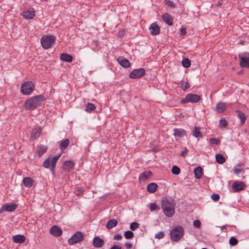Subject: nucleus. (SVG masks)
<instances>
[{"instance_id": "1", "label": "nucleus", "mask_w": 249, "mask_h": 249, "mask_svg": "<svg viewBox=\"0 0 249 249\" xmlns=\"http://www.w3.org/2000/svg\"><path fill=\"white\" fill-rule=\"evenodd\" d=\"M175 203L174 200L164 199L161 202V208L164 214L168 217H172L175 213Z\"/></svg>"}, {"instance_id": "2", "label": "nucleus", "mask_w": 249, "mask_h": 249, "mask_svg": "<svg viewBox=\"0 0 249 249\" xmlns=\"http://www.w3.org/2000/svg\"><path fill=\"white\" fill-rule=\"evenodd\" d=\"M45 100L44 96L39 95L27 100L25 103V108L27 109H34L40 106Z\"/></svg>"}, {"instance_id": "3", "label": "nucleus", "mask_w": 249, "mask_h": 249, "mask_svg": "<svg viewBox=\"0 0 249 249\" xmlns=\"http://www.w3.org/2000/svg\"><path fill=\"white\" fill-rule=\"evenodd\" d=\"M56 40V37L52 35H44L40 39L42 47L44 49H48L51 48L54 44Z\"/></svg>"}, {"instance_id": "4", "label": "nucleus", "mask_w": 249, "mask_h": 249, "mask_svg": "<svg viewBox=\"0 0 249 249\" xmlns=\"http://www.w3.org/2000/svg\"><path fill=\"white\" fill-rule=\"evenodd\" d=\"M184 231L181 226L174 227L170 231L171 239L174 242L178 241L184 235Z\"/></svg>"}, {"instance_id": "5", "label": "nucleus", "mask_w": 249, "mask_h": 249, "mask_svg": "<svg viewBox=\"0 0 249 249\" xmlns=\"http://www.w3.org/2000/svg\"><path fill=\"white\" fill-rule=\"evenodd\" d=\"M60 157V155H58L53 157L52 160L50 158H48L44 160L43 166L45 168H50L52 173L54 174L56 163Z\"/></svg>"}, {"instance_id": "6", "label": "nucleus", "mask_w": 249, "mask_h": 249, "mask_svg": "<svg viewBox=\"0 0 249 249\" xmlns=\"http://www.w3.org/2000/svg\"><path fill=\"white\" fill-rule=\"evenodd\" d=\"M35 85L30 81L24 82L20 87L21 92L24 95H29L34 90Z\"/></svg>"}, {"instance_id": "7", "label": "nucleus", "mask_w": 249, "mask_h": 249, "mask_svg": "<svg viewBox=\"0 0 249 249\" xmlns=\"http://www.w3.org/2000/svg\"><path fill=\"white\" fill-rule=\"evenodd\" d=\"M201 98L200 96L197 94H188L186 95L184 99H182L180 101V103L184 104L187 103H196L199 102V101L200 100Z\"/></svg>"}, {"instance_id": "8", "label": "nucleus", "mask_w": 249, "mask_h": 249, "mask_svg": "<svg viewBox=\"0 0 249 249\" xmlns=\"http://www.w3.org/2000/svg\"><path fill=\"white\" fill-rule=\"evenodd\" d=\"M238 57L241 67L249 69V53L247 52L239 53Z\"/></svg>"}, {"instance_id": "9", "label": "nucleus", "mask_w": 249, "mask_h": 249, "mask_svg": "<svg viewBox=\"0 0 249 249\" xmlns=\"http://www.w3.org/2000/svg\"><path fill=\"white\" fill-rule=\"evenodd\" d=\"M84 239L83 233L81 231H76L72 236L68 240L70 245H72L77 243H79Z\"/></svg>"}, {"instance_id": "10", "label": "nucleus", "mask_w": 249, "mask_h": 249, "mask_svg": "<svg viewBox=\"0 0 249 249\" xmlns=\"http://www.w3.org/2000/svg\"><path fill=\"white\" fill-rule=\"evenodd\" d=\"M145 71L143 68L133 70L129 74V77L132 79L141 78L145 75Z\"/></svg>"}, {"instance_id": "11", "label": "nucleus", "mask_w": 249, "mask_h": 249, "mask_svg": "<svg viewBox=\"0 0 249 249\" xmlns=\"http://www.w3.org/2000/svg\"><path fill=\"white\" fill-rule=\"evenodd\" d=\"M18 207V205L16 203H7L3 206L0 209V213L3 212H13Z\"/></svg>"}, {"instance_id": "12", "label": "nucleus", "mask_w": 249, "mask_h": 249, "mask_svg": "<svg viewBox=\"0 0 249 249\" xmlns=\"http://www.w3.org/2000/svg\"><path fill=\"white\" fill-rule=\"evenodd\" d=\"M51 234L55 237H59L62 234V230L56 225L53 226L49 231Z\"/></svg>"}, {"instance_id": "13", "label": "nucleus", "mask_w": 249, "mask_h": 249, "mask_svg": "<svg viewBox=\"0 0 249 249\" xmlns=\"http://www.w3.org/2000/svg\"><path fill=\"white\" fill-rule=\"evenodd\" d=\"M245 186V184L242 181H236L232 184V188L236 192L244 190Z\"/></svg>"}, {"instance_id": "14", "label": "nucleus", "mask_w": 249, "mask_h": 249, "mask_svg": "<svg viewBox=\"0 0 249 249\" xmlns=\"http://www.w3.org/2000/svg\"><path fill=\"white\" fill-rule=\"evenodd\" d=\"M149 29L150 33L153 36L159 35L160 33V28L155 22L150 25Z\"/></svg>"}, {"instance_id": "15", "label": "nucleus", "mask_w": 249, "mask_h": 249, "mask_svg": "<svg viewBox=\"0 0 249 249\" xmlns=\"http://www.w3.org/2000/svg\"><path fill=\"white\" fill-rule=\"evenodd\" d=\"M104 241L99 236H95L93 240L92 245L97 248H100L104 246Z\"/></svg>"}, {"instance_id": "16", "label": "nucleus", "mask_w": 249, "mask_h": 249, "mask_svg": "<svg viewBox=\"0 0 249 249\" xmlns=\"http://www.w3.org/2000/svg\"><path fill=\"white\" fill-rule=\"evenodd\" d=\"M22 17L27 19H32L35 16V12L32 9V10H27L24 11L22 14Z\"/></svg>"}, {"instance_id": "17", "label": "nucleus", "mask_w": 249, "mask_h": 249, "mask_svg": "<svg viewBox=\"0 0 249 249\" xmlns=\"http://www.w3.org/2000/svg\"><path fill=\"white\" fill-rule=\"evenodd\" d=\"M163 21L168 25H173V18L168 13H165L162 15Z\"/></svg>"}, {"instance_id": "18", "label": "nucleus", "mask_w": 249, "mask_h": 249, "mask_svg": "<svg viewBox=\"0 0 249 249\" xmlns=\"http://www.w3.org/2000/svg\"><path fill=\"white\" fill-rule=\"evenodd\" d=\"M174 135L175 137H183L186 135V131L182 128H174L173 129Z\"/></svg>"}, {"instance_id": "19", "label": "nucleus", "mask_w": 249, "mask_h": 249, "mask_svg": "<svg viewBox=\"0 0 249 249\" xmlns=\"http://www.w3.org/2000/svg\"><path fill=\"white\" fill-rule=\"evenodd\" d=\"M117 61L120 65L125 68H127L130 67V62L128 60L122 57H119L117 59Z\"/></svg>"}, {"instance_id": "20", "label": "nucleus", "mask_w": 249, "mask_h": 249, "mask_svg": "<svg viewBox=\"0 0 249 249\" xmlns=\"http://www.w3.org/2000/svg\"><path fill=\"white\" fill-rule=\"evenodd\" d=\"M60 59L64 62L70 63L72 61V56L68 53H63L60 55Z\"/></svg>"}, {"instance_id": "21", "label": "nucleus", "mask_w": 249, "mask_h": 249, "mask_svg": "<svg viewBox=\"0 0 249 249\" xmlns=\"http://www.w3.org/2000/svg\"><path fill=\"white\" fill-rule=\"evenodd\" d=\"M25 237L23 235H16L13 237V241L16 243H22L25 241Z\"/></svg>"}, {"instance_id": "22", "label": "nucleus", "mask_w": 249, "mask_h": 249, "mask_svg": "<svg viewBox=\"0 0 249 249\" xmlns=\"http://www.w3.org/2000/svg\"><path fill=\"white\" fill-rule=\"evenodd\" d=\"M41 131L40 128H36L32 129L31 132V138L34 139L38 138L40 135Z\"/></svg>"}, {"instance_id": "23", "label": "nucleus", "mask_w": 249, "mask_h": 249, "mask_svg": "<svg viewBox=\"0 0 249 249\" xmlns=\"http://www.w3.org/2000/svg\"><path fill=\"white\" fill-rule=\"evenodd\" d=\"M34 182V180L30 177H25L23 179V183L25 187L28 188L31 187Z\"/></svg>"}, {"instance_id": "24", "label": "nucleus", "mask_w": 249, "mask_h": 249, "mask_svg": "<svg viewBox=\"0 0 249 249\" xmlns=\"http://www.w3.org/2000/svg\"><path fill=\"white\" fill-rule=\"evenodd\" d=\"M236 113L238 117L240 120V122L242 124H245V121L246 120V117L245 114L240 110H236Z\"/></svg>"}, {"instance_id": "25", "label": "nucleus", "mask_w": 249, "mask_h": 249, "mask_svg": "<svg viewBox=\"0 0 249 249\" xmlns=\"http://www.w3.org/2000/svg\"><path fill=\"white\" fill-rule=\"evenodd\" d=\"M158 186L155 183H150L147 186V190L148 192L153 193L155 192L157 190Z\"/></svg>"}, {"instance_id": "26", "label": "nucleus", "mask_w": 249, "mask_h": 249, "mask_svg": "<svg viewBox=\"0 0 249 249\" xmlns=\"http://www.w3.org/2000/svg\"><path fill=\"white\" fill-rule=\"evenodd\" d=\"M69 144L70 140L68 139H66L64 141L60 142L59 149L63 151L66 149Z\"/></svg>"}, {"instance_id": "27", "label": "nucleus", "mask_w": 249, "mask_h": 249, "mask_svg": "<svg viewBox=\"0 0 249 249\" xmlns=\"http://www.w3.org/2000/svg\"><path fill=\"white\" fill-rule=\"evenodd\" d=\"M226 109V104L223 102H219L217 104L216 106V111L218 113L223 112Z\"/></svg>"}, {"instance_id": "28", "label": "nucleus", "mask_w": 249, "mask_h": 249, "mask_svg": "<svg viewBox=\"0 0 249 249\" xmlns=\"http://www.w3.org/2000/svg\"><path fill=\"white\" fill-rule=\"evenodd\" d=\"M152 175V173L151 171H146L141 174L139 177L140 180L144 181L148 179Z\"/></svg>"}, {"instance_id": "29", "label": "nucleus", "mask_w": 249, "mask_h": 249, "mask_svg": "<svg viewBox=\"0 0 249 249\" xmlns=\"http://www.w3.org/2000/svg\"><path fill=\"white\" fill-rule=\"evenodd\" d=\"M48 147L44 145H40L37 149L38 157H41L46 152Z\"/></svg>"}, {"instance_id": "30", "label": "nucleus", "mask_w": 249, "mask_h": 249, "mask_svg": "<svg viewBox=\"0 0 249 249\" xmlns=\"http://www.w3.org/2000/svg\"><path fill=\"white\" fill-rule=\"evenodd\" d=\"M195 176L196 178H200L203 175L202 170L201 167L198 166L194 169Z\"/></svg>"}, {"instance_id": "31", "label": "nucleus", "mask_w": 249, "mask_h": 249, "mask_svg": "<svg viewBox=\"0 0 249 249\" xmlns=\"http://www.w3.org/2000/svg\"><path fill=\"white\" fill-rule=\"evenodd\" d=\"M118 223V221L116 219H112L109 220L107 224V228L110 230L115 227Z\"/></svg>"}, {"instance_id": "32", "label": "nucleus", "mask_w": 249, "mask_h": 249, "mask_svg": "<svg viewBox=\"0 0 249 249\" xmlns=\"http://www.w3.org/2000/svg\"><path fill=\"white\" fill-rule=\"evenodd\" d=\"M192 135L196 138L202 137V135L200 131V128L195 126L194 129L192 131Z\"/></svg>"}, {"instance_id": "33", "label": "nucleus", "mask_w": 249, "mask_h": 249, "mask_svg": "<svg viewBox=\"0 0 249 249\" xmlns=\"http://www.w3.org/2000/svg\"><path fill=\"white\" fill-rule=\"evenodd\" d=\"M216 161L219 164H223L226 161L225 158L221 154H217L215 156Z\"/></svg>"}, {"instance_id": "34", "label": "nucleus", "mask_w": 249, "mask_h": 249, "mask_svg": "<svg viewBox=\"0 0 249 249\" xmlns=\"http://www.w3.org/2000/svg\"><path fill=\"white\" fill-rule=\"evenodd\" d=\"M95 106L93 104L89 103L87 104L85 110L87 112L90 113L95 110Z\"/></svg>"}, {"instance_id": "35", "label": "nucleus", "mask_w": 249, "mask_h": 249, "mask_svg": "<svg viewBox=\"0 0 249 249\" xmlns=\"http://www.w3.org/2000/svg\"><path fill=\"white\" fill-rule=\"evenodd\" d=\"M74 165L73 162L71 160H67L64 162V166L66 167V169L68 170L72 169Z\"/></svg>"}, {"instance_id": "36", "label": "nucleus", "mask_w": 249, "mask_h": 249, "mask_svg": "<svg viewBox=\"0 0 249 249\" xmlns=\"http://www.w3.org/2000/svg\"><path fill=\"white\" fill-rule=\"evenodd\" d=\"M182 65L185 68H188L190 67L191 66L190 60L187 58L183 59L182 61Z\"/></svg>"}, {"instance_id": "37", "label": "nucleus", "mask_w": 249, "mask_h": 249, "mask_svg": "<svg viewBox=\"0 0 249 249\" xmlns=\"http://www.w3.org/2000/svg\"><path fill=\"white\" fill-rule=\"evenodd\" d=\"M124 237L127 239H131L134 236V233L130 231H126L124 233Z\"/></svg>"}, {"instance_id": "38", "label": "nucleus", "mask_w": 249, "mask_h": 249, "mask_svg": "<svg viewBox=\"0 0 249 249\" xmlns=\"http://www.w3.org/2000/svg\"><path fill=\"white\" fill-rule=\"evenodd\" d=\"M180 87L182 89L185 90L190 88V85L188 82L182 81L180 83Z\"/></svg>"}, {"instance_id": "39", "label": "nucleus", "mask_w": 249, "mask_h": 249, "mask_svg": "<svg viewBox=\"0 0 249 249\" xmlns=\"http://www.w3.org/2000/svg\"><path fill=\"white\" fill-rule=\"evenodd\" d=\"M180 169L176 165H174L172 168V172L173 174L178 175L180 173Z\"/></svg>"}, {"instance_id": "40", "label": "nucleus", "mask_w": 249, "mask_h": 249, "mask_svg": "<svg viewBox=\"0 0 249 249\" xmlns=\"http://www.w3.org/2000/svg\"><path fill=\"white\" fill-rule=\"evenodd\" d=\"M209 142L211 144L216 145L220 144V140L216 138H210L209 140Z\"/></svg>"}, {"instance_id": "41", "label": "nucleus", "mask_w": 249, "mask_h": 249, "mask_svg": "<svg viewBox=\"0 0 249 249\" xmlns=\"http://www.w3.org/2000/svg\"><path fill=\"white\" fill-rule=\"evenodd\" d=\"M140 224L135 222H132L130 225V228L132 231H135L136 229L139 227Z\"/></svg>"}, {"instance_id": "42", "label": "nucleus", "mask_w": 249, "mask_h": 249, "mask_svg": "<svg viewBox=\"0 0 249 249\" xmlns=\"http://www.w3.org/2000/svg\"><path fill=\"white\" fill-rule=\"evenodd\" d=\"M229 243L231 246H235L238 243V240L236 238L231 237L229 240Z\"/></svg>"}, {"instance_id": "43", "label": "nucleus", "mask_w": 249, "mask_h": 249, "mask_svg": "<svg viewBox=\"0 0 249 249\" xmlns=\"http://www.w3.org/2000/svg\"><path fill=\"white\" fill-rule=\"evenodd\" d=\"M240 166V164H237L236 166H235L233 171L235 174H239L242 171V169L239 168Z\"/></svg>"}, {"instance_id": "44", "label": "nucleus", "mask_w": 249, "mask_h": 249, "mask_svg": "<svg viewBox=\"0 0 249 249\" xmlns=\"http://www.w3.org/2000/svg\"><path fill=\"white\" fill-rule=\"evenodd\" d=\"M164 236V233L163 231H160L158 233H157L155 235V237L156 239H162Z\"/></svg>"}, {"instance_id": "45", "label": "nucleus", "mask_w": 249, "mask_h": 249, "mask_svg": "<svg viewBox=\"0 0 249 249\" xmlns=\"http://www.w3.org/2000/svg\"><path fill=\"white\" fill-rule=\"evenodd\" d=\"M165 4L169 7H170L172 8H174L176 7L175 4L174 3L173 1L169 0H166L165 2Z\"/></svg>"}, {"instance_id": "46", "label": "nucleus", "mask_w": 249, "mask_h": 249, "mask_svg": "<svg viewBox=\"0 0 249 249\" xmlns=\"http://www.w3.org/2000/svg\"><path fill=\"white\" fill-rule=\"evenodd\" d=\"M149 208L151 211H154L156 210L158 208V207L155 203H152L150 204Z\"/></svg>"}, {"instance_id": "47", "label": "nucleus", "mask_w": 249, "mask_h": 249, "mask_svg": "<svg viewBox=\"0 0 249 249\" xmlns=\"http://www.w3.org/2000/svg\"><path fill=\"white\" fill-rule=\"evenodd\" d=\"M220 124L222 127L225 128L227 126L228 123L226 120L221 119L220 120Z\"/></svg>"}, {"instance_id": "48", "label": "nucleus", "mask_w": 249, "mask_h": 249, "mask_svg": "<svg viewBox=\"0 0 249 249\" xmlns=\"http://www.w3.org/2000/svg\"><path fill=\"white\" fill-rule=\"evenodd\" d=\"M194 227L199 228L201 226V222L199 220H196L193 222Z\"/></svg>"}, {"instance_id": "49", "label": "nucleus", "mask_w": 249, "mask_h": 249, "mask_svg": "<svg viewBox=\"0 0 249 249\" xmlns=\"http://www.w3.org/2000/svg\"><path fill=\"white\" fill-rule=\"evenodd\" d=\"M212 198L214 201H217L219 199V196L218 194H213L212 195Z\"/></svg>"}, {"instance_id": "50", "label": "nucleus", "mask_w": 249, "mask_h": 249, "mask_svg": "<svg viewBox=\"0 0 249 249\" xmlns=\"http://www.w3.org/2000/svg\"><path fill=\"white\" fill-rule=\"evenodd\" d=\"M123 236L120 234H115L113 237L114 240H120L122 239Z\"/></svg>"}, {"instance_id": "51", "label": "nucleus", "mask_w": 249, "mask_h": 249, "mask_svg": "<svg viewBox=\"0 0 249 249\" xmlns=\"http://www.w3.org/2000/svg\"><path fill=\"white\" fill-rule=\"evenodd\" d=\"M186 34V29L182 28L180 30V35L181 36H184Z\"/></svg>"}, {"instance_id": "52", "label": "nucleus", "mask_w": 249, "mask_h": 249, "mask_svg": "<svg viewBox=\"0 0 249 249\" xmlns=\"http://www.w3.org/2000/svg\"><path fill=\"white\" fill-rule=\"evenodd\" d=\"M132 244L130 243H126L125 244V247L127 249H130L132 247Z\"/></svg>"}, {"instance_id": "53", "label": "nucleus", "mask_w": 249, "mask_h": 249, "mask_svg": "<svg viewBox=\"0 0 249 249\" xmlns=\"http://www.w3.org/2000/svg\"><path fill=\"white\" fill-rule=\"evenodd\" d=\"M110 249H122V248L119 245H115L113 246H112Z\"/></svg>"}, {"instance_id": "54", "label": "nucleus", "mask_w": 249, "mask_h": 249, "mask_svg": "<svg viewBox=\"0 0 249 249\" xmlns=\"http://www.w3.org/2000/svg\"><path fill=\"white\" fill-rule=\"evenodd\" d=\"M187 149L186 148L185 150L182 151L181 155L183 157H184L187 154Z\"/></svg>"}, {"instance_id": "55", "label": "nucleus", "mask_w": 249, "mask_h": 249, "mask_svg": "<svg viewBox=\"0 0 249 249\" xmlns=\"http://www.w3.org/2000/svg\"><path fill=\"white\" fill-rule=\"evenodd\" d=\"M226 229V225H224V226H223L222 227H221V230L222 231H223L224 229Z\"/></svg>"}, {"instance_id": "56", "label": "nucleus", "mask_w": 249, "mask_h": 249, "mask_svg": "<svg viewBox=\"0 0 249 249\" xmlns=\"http://www.w3.org/2000/svg\"><path fill=\"white\" fill-rule=\"evenodd\" d=\"M82 193V191H80V190H78V195H79L80 194Z\"/></svg>"}, {"instance_id": "57", "label": "nucleus", "mask_w": 249, "mask_h": 249, "mask_svg": "<svg viewBox=\"0 0 249 249\" xmlns=\"http://www.w3.org/2000/svg\"><path fill=\"white\" fill-rule=\"evenodd\" d=\"M202 249H206V248H202Z\"/></svg>"}]
</instances>
